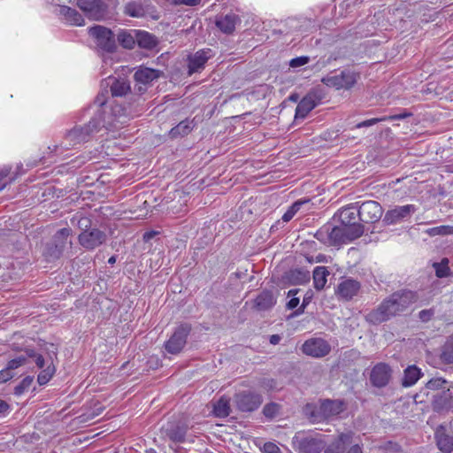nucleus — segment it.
Wrapping results in <instances>:
<instances>
[{
    "mask_svg": "<svg viewBox=\"0 0 453 453\" xmlns=\"http://www.w3.org/2000/svg\"><path fill=\"white\" fill-rule=\"evenodd\" d=\"M315 262H317V263L326 262V257L323 254H319L315 258Z\"/></svg>",
    "mask_w": 453,
    "mask_h": 453,
    "instance_id": "774afa93",
    "label": "nucleus"
},
{
    "mask_svg": "<svg viewBox=\"0 0 453 453\" xmlns=\"http://www.w3.org/2000/svg\"><path fill=\"white\" fill-rule=\"evenodd\" d=\"M383 449L386 453H402L403 452L402 447L398 443L393 442V441L386 442L383 445Z\"/></svg>",
    "mask_w": 453,
    "mask_h": 453,
    "instance_id": "09e8293b",
    "label": "nucleus"
},
{
    "mask_svg": "<svg viewBox=\"0 0 453 453\" xmlns=\"http://www.w3.org/2000/svg\"><path fill=\"white\" fill-rule=\"evenodd\" d=\"M239 22L240 19L236 14L229 13L217 16L215 25L224 34H232Z\"/></svg>",
    "mask_w": 453,
    "mask_h": 453,
    "instance_id": "b1692460",
    "label": "nucleus"
},
{
    "mask_svg": "<svg viewBox=\"0 0 453 453\" xmlns=\"http://www.w3.org/2000/svg\"><path fill=\"white\" fill-rule=\"evenodd\" d=\"M433 410L436 412H447L453 407V396L449 389L437 393L433 396Z\"/></svg>",
    "mask_w": 453,
    "mask_h": 453,
    "instance_id": "4be33fe9",
    "label": "nucleus"
},
{
    "mask_svg": "<svg viewBox=\"0 0 453 453\" xmlns=\"http://www.w3.org/2000/svg\"><path fill=\"white\" fill-rule=\"evenodd\" d=\"M281 337L279 334H273L270 336V343L276 345L280 342Z\"/></svg>",
    "mask_w": 453,
    "mask_h": 453,
    "instance_id": "0e129e2a",
    "label": "nucleus"
},
{
    "mask_svg": "<svg viewBox=\"0 0 453 453\" xmlns=\"http://www.w3.org/2000/svg\"><path fill=\"white\" fill-rule=\"evenodd\" d=\"M277 291L269 289L263 290L253 300L252 308L258 312L273 309L277 303Z\"/></svg>",
    "mask_w": 453,
    "mask_h": 453,
    "instance_id": "a211bd4d",
    "label": "nucleus"
},
{
    "mask_svg": "<svg viewBox=\"0 0 453 453\" xmlns=\"http://www.w3.org/2000/svg\"><path fill=\"white\" fill-rule=\"evenodd\" d=\"M319 406L322 421L328 420L345 410L342 400L324 399L320 401Z\"/></svg>",
    "mask_w": 453,
    "mask_h": 453,
    "instance_id": "6ab92c4d",
    "label": "nucleus"
},
{
    "mask_svg": "<svg viewBox=\"0 0 453 453\" xmlns=\"http://www.w3.org/2000/svg\"><path fill=\"white\" fill-rule=\"evenodd\" d=\"M175 3L187 6H196L200 4V0H175Z\"/></svg>",
    "mask_w": 453,
    "mask_h": 453,
    "instance_id": "4d7b16f0",
    "label": "nucleus"
},
{
    "mask_svg": "<svg viewBox=\"0 0 453 453\" xmlns=\"http://www.w3.org/2000/svg\"><path fill=\"white\" fill-rule=\"evenodd\" d=\"M434 315V309L422 310L418 313V318L422 322H428Z\"/></svg>",
    "mask_w": 453,
    "mask_h": 453,
    "instance_id": "3c124183",
    "label": "nucleus"
},
{
    "mask_svg": "<svg viewBox=\"0 0 453 453\" xmlns=\"http://www.w3.org/2000/svg\"><path fill=\"white\" fill-rule=\"evenodd\" d=\"M323 437L313 431H298L292 438V447L298 453H320L326 446Z\"/></svg>",
    "mask_w": 453,
    "mask_h": 453,
    "instance_id": "20e7f679",
    "label": "nucleus"
},
{
    "mask_svg": "<svg viewBox=\"0 0 453 453\" xmlns=\"http://www.w3.org/2000/svg\"><path fill=\"white\" fill-rule=\"evenodd\" d=\"M420 376V370L415 365H410L404 370L402 385L403 387H411L418 380Z\"/></svg>",
    "mask_w": 453,
    "mask_h": 453,
    "instance_id": "473e14b6",
    "label": "nucleus"
},
{
    "mask_svg": "<svg viewBox=\"0 0 453 453\" xmlns=\"http://www.w3.org/2000/svg\"><path fill=\"white\" fill-rule=\"evenodd\" d=\"M440 359L444 364H453V337L448 338V340L442 345Z\"/></svg>",
    "mask_w": 453,
    "mask_h": 453,
    "instance_id": "f704fd0d",
    "label": "nucleus"
},
{
    "mask_svg": "<svg viewBox=\"0 0 453 453\" xmlns=\"http://www.w3.org/2000/svg\"><path fill=\"white\" fill-rule=\"evenodd\" d=\"M307 303H308V300L306 298H304L303 301V304L301 305V307L298 310H296V311H295L294 314L299 315V314L303 313Z\"/></svg>",
    "mask_w": 453,
    "mask_h": 453,
    "instance_id": "69168bd1",
    "label": "nucleus"
},
{
    "mask_svg": "<svg viewBox=\"0 0 453 453\" xmlns=\"http://www.w3.org/2000/svg\"><path fill=\"white\" fill-rule=\"evenodd\" d=\"M235 279H238L241 280L242 283H245L247 280H253L254 276H250L247 273V270L245 271H238L234 273Z\"/></svg>",
    "mask_w": 453,
    "mask_h": 453,
    "instance_id": "864d4df0",
    "label": "nucleus"
},
{
    "mask_svg": "<svg viewBox=\"0 0 453 453\" xmlns=\"http://www.w3.org/2000/svg\"><path fill=\"white\" fill-rule=\"evenodd\" d=\"M160 75V71L145 66H140L134 74L135 82L139 85H148L157 80Z\"/></svg>",
    "mask_w": 453,
    "mask_h": 453,
    "instance_id": "393cba45",
    "label": "nucleus"
},
{
    "mask_svg": "<svg viewBox=\"0 0 453 453\" xmlns=\"http://www.w3.org/2000/svg\"><path fill=\"white\" fill-rule=\"evenodd\" d=\"M299 303V298L297 297H292L288 303H287V308L289 310L295 309L297 307Z\"/></svg>",
    "mask_w": 453,
    "mask_h": 453,
    "instance_id": "bf43d9fd",
    "label": "nucleus"
},
{
    "mask_svg": "<svg viewBox=\"0 0 453 453\" xmlns=\"http://www.w3.org/2000/svg\"><path fill=\"white\" fill-rule=\"evenodd\" d=\"M158 234V232L157 231H148V232H145L142 235V239L145 242H150L151 239H153L157 234Z\"/></svg>",
    "mask_w": 453,
    "mask_h": 453,
    "instance_id": "13d9d810",
    "label": "nucleus"
},
{
    "mask_svg": "<svg viewBox=\"0 0 453 453\" xmlns=\"http://www.w3.org/2000/svg\"><path fill=\"white\" fill-rule=\"evenodd\" d=\"M35 362L36 364V365L39 367V368H42L43 365H44V358L42 355H37L35 357Z\"/></svg>",
    "mask_w": 453,
    "mask_h": 453,
    "instance_id": "e2e57ef3",
    "label": "nucleus"
},
{
    "mask_svg": "<svg viewBox=\"0 0 453 453\" xmlns=\"http://www.w3.org/2000/svg\"><path fill=\"white\" fill-rule=\"evenodd\" d=\"M303 413L311 423H319L322 421L320 406L317 407L312 403H307L303 408Z\"/></svg>",
    "mask_w": 453,
    "mask_h": 453,
    "instance_id": "e433bc0d",
    "label": "nucleus"
},
{
    "mask_svg": "<svg viewBox=\"0 0 453 453\" xmlns=\"http://www.w3.org/2000/svg\"><path fill=\"white\" fill-rule=\"evenodd\" d=\"M411 115L412 114L411 112H408L407 111H404L403 112L399 113V114L391 115V116H385V117H382V118H373V119H370L359 122V123H357L356 125V127L357 128H361V127H371V126H372L374 124H377V123L382 122V121H386V120L403 119H405L407 117H410Z\"/></svg>",
    "mask_w": 453,
    "mask_h": 453,
    "instance_id": "cd10ccee",
    "label": "nucleus"
},
{
    "mask_svg": "<svg viewBox=\"0 0 453 453\" xmlns=\"http://www.w3.org/2000/svg\"><path fill=\"white\" fill-rule=\"evenodd\" d=\"M34 381L33 376L25 377L22 381L14 388V394L16 395H21L24 392H26L32 385Z\"/></svg>",
    "mask_w": 453,
    "mask_h": 453,
    "instance_id": "c03bdc74",
    "label": "nucleus"
},
{
    "mask_svg": "<svg viewBox=\"0 0 453 453\" xmlns=\"http://www.w3.org/2000/svg\"><path fill=\"white\" fill-rule=\"evenodd\" d=\"M359 219L364 223H375L382 216V207L376 201H366L357 206Z\"/></svg>",
    "mask_w": 453,
    "mask_h": 453,
    "instance_id": "f8f14e48",
    "label": "nucleus"
},
{
    "mask_svg": "<svg viewBox=\"0 0 453 453\" xmlns=\"http://www.w3.org/2000/svg\"><path fill=\"white\" fill-rule=\"evenodd\" d=\"M302 351L313 357H323L331 351L330 344L321 338H311L304 342Z\"/></svg>",
    "mask_w": 453,
    "mask_h": 453,
    "instance_id": "4468645a",
    "label": "nucleus"
},
{
    "mask_svg": "<svg viewBox=\"0 0 453 453\" xmlns=\"http://www.w3.org/2000/svg\"><path fill=\"white\" fill-rule=\"evenodd\" d=\"M322 82L335 89H349L357 82V75L354 72L344 70L340 73L329 74L322 78Z\"/></svg>",
    "mask_w": 453,
    "mask_h": 453,
    "instance_id": "1a4fd4ad",
    "label": "nucleus"
},
{
    "mask_svg": "<svg viewBox=\"0 0 453 453\" xmlns=\"http://www.w3.org/2000/svg\"><path fill=\"white\" fill-rule=\"evenodd\" d=\"M233 401L239 411L253 412L263 403V396L257 392L246 389L235 393Z\"/></svg>",
    "mask_w": 453,
    "mask_h": 453,
    "instance_id": "423d86ee",
    "label": "nucleus"
},
{
    "mask_svg": "<svg viewBox=\"0 0 453 453\" xmlns=\"http://www.w3.org/2000/svg\"><path fill=\"white\" fill-rule=\"evenodd\" d=\"M195 124L193 120L185 119L180 121L177 126L173 127L169 134L172 138L183 137L188 135L194 128Z\"/></svg>",
    "mask_w": 453,
    "mask_h": 453,
    "instance_id": "c756f323",
    "label": "nucleus"
},
{
    "mask_svg": "<svg viewBox=\"0 0 453 453\" xmlns=\"http://www.w3.org/2000/svg\"><path fill=\"white\" fill-rule=\"evenodd\" d=\"M310 61V58L307 57V56H301V57H297V58H295L293 59L290 60L289 62V65L292 67V68H296V67H300V66H303L306 64H308Z\"/></svg>",
    "mask_w": 453,
    "mask_h": 453,
    "instance_id": "8fccbe9b",
    "label": "nucleus"
},
{
    "mask_svg": "<svg viewBox=\"0 0 453 453\" xmlns=\"http://www.w3.org/2000/svg\"><path fill=\"white\" fill-rule=\"evenodd\" d=\"M391 377V367L388 364L380 362L372 368L369 380L373 387L380 388L389 383Z\"/></svg>",
    "mask_w": 453,
    "mask_h": 453,
    "instance_id": "ddd939ff",
    "label": "nucleus"
},
{
    "mask_svg": "<svg viewBox=\"0 0 453 453\" xmlns=\"http://www.w3.org/2000/svg\"><path fill=\"white\" fill-rule=\"evenodd\" d=\"M9 175V170L7 168L0 169V181L5 179Z\"/></svg>",
    "mask_w": 453,
    "mask_h": 453,
    "instance_id": "338daca9",
    "label": "nucleus"
},
{
    "mask_svg": "<svg viewBox=\"0 0 453 453\" xmlns=\"http://www.w3.org/2000/svg\"><path fill=\"white\" fill-rule=\"evenodd\" d=\"M426 389L431 390H446L449 389V382L442 378H433L426 385Z\"/></svg>",
    "mask_w": 453,
    "mask_h": 453,
    "instance_id": "a19ab883",
    "label": "nucleus"
},
{
    "mask_svg": "<svg viewBox=\"0 0 453 453\" xmlns=\"http://www.w3.org/2000/svg\"><path fill=\"white\" fill-rule=\"evenodd\" d=\"M418 296L408 289L396 291L384 299L381 303L366 315V320L373 325L388 321L403 313Z\"/></svg>",
    "mask_w": 453,
    "mask_h": 453,
    "instance_id": "f257e3e1",
    "label": "nucleus"
},
{
    "mask_svg": "<svg viewBox=\"0 0 453 453\" xmlns=\"http://www.w3.org/2000/svg\"><path fill=\"white\" fill-rule=\"evenodd\" d=\"M10 410V404L4 400L0 399V414L5 413Z\"/></svg>",
    "mask_w": 453,
    "mask_h": 453,
    "instance_id": "052dcab7",
    "label": "nucleus"
},
{
    "mask_svg": "<svg viewBox=\"0 0 453 453\" xmlns=\"http://www.w3.org/2000/svg\"><path fill=\"white\" fill-rule=\"evenodd\" d=\"M14 377V372H11L6 368L0 371V383L6 382Z\"/></svg>",
    "mask_w": 453,
    "mask_h": 453,
    "instance_id": "6e6d98bb",
    "label": "nucleus"
},
{
    "mask_svg": "<svg viewBox=\"0 0 453 453\" xmlns=\"http://www.w3.org/2000/svg\"><path fill=\"white\" fill-rule=\"evenodd\" d=\"M59 15L63 17L65 22L74 25V26H83L84 19L83 17L76 11L66 5H62L59 7Z\"/></svg>",
    "mask_w": 453,
    "mask_h": 453,
    "instance_id": "a878e982",
    "label": "nucleus"
},
{
    "mask_svg": "<svg viewBox=\"0 0 453 453\" xmlns=\"http://www.w3.org/2000/svg\"><path fill=\"white\" fill-rule=\"evenodd\" d=\"M130 91V84L125 79H115L111 84V92L113 96H122Z\"/></svg>",
    "mask_w": 453,
    "mask_h": 453,
    "instance_id": "72a5a7b5",
    "label": "nucleus"
},
{
    "mask_svg": "<svg viewBox=\"0 0 453 453\" xmlns=\"http://www.w3.org/2000/svg\"><path fill=\"white\" fill-rule=\"evenodd\" d=\"M315 238L328 247H337L360 237V229L357 226L346 228L342 225L326 224L315 234Z\"/></svg>",
    "mask_w": 453,
    "mask_h": 453,
    "instance_id": "f03ea898",
    "label": "nucleus"
},
{
    "mask_svg": "<svg viewBox=\"0 0 453 453\" xmlns=\"http://www.w3.org/2000/svg\"><path fill=\"white\" fill-rule=\"evenodd\" d=\"M211 52L210 49H203L190 56L188 58V73L192 74L203 69L205 63L211 58Z\"/></svg>",
    "mask_w": 453,
    "mask_h": 453,
    "instance_id": "5701e85b",
    "label": "nucleus"
},
{
    "mask_svg": "<svg viewBox=\"0 0 453 453\" xmlns=\"http://www.w3.org/2000/svg\"><path fill=\"white\" fill-rule=\"evenodd\" d=\"M136 43L140 48L146 50L154 49L157 41L154 35L146 31H138L136 33Z\"/></svg>",
    "mask_w": 453,
    "mask_h": 453,
    "instance_id": "c85d7f7f",
    "label": "nucleus"
},
{
    "mask_svg": "<svg viewBox=\"0 0 453 453\" xmlns=\"http://www.w3.org/2000/svg\"><path fill=\"white\" fill-rule=\"evenodd\" d=\"M434 440L438 449L443 453L453 451V418L449 424H441L434 432Z\"/></svg>",
    "mask_w": 453,
    "mask_h": 453,
    "instance_id": "9d476101",
    "label": "nucleus"
},
{
    "mask_svg": "<svg viewBox=\"0 0 453 453\" xmlns=\"http://www.w3.org/2000/svg\"><path fill=\"white\" fill-rule=\"evenodd\" d=\"M55 372L54 366H48L45 370L41 372L37 377V381L40 385L46 384Z\"/></svg>",
    "mask_w": 453,
    "mask_h": 453,
    "instance_id": "a18cd8bd",
    "label": "nucleus"
},
{
    "mask_svg": "<svg viewBox=\"0 0 453 453\" xmlns=\"http://www.w3.org/2000/svg\"><path fill=\"white\" fill-rule=\"evenodd\" d=\"M415 211L416 207L413 204L395 206L386 212L383 222L386 225H395L410 218Z\"/></svg>",
    "mask_w": 453,
    "mask_h": 453,
    "instance_id": "dca6fc26",
    "label": "nucleus"
},
{
    "mask_svg": "<svg viewBox=\"0 0 453 453\" xmlns=\"http://www.w3.org/2000/svg\"><path fill=\"white\" fill-rule=\"evenodd\" d=\"M280 410V404L271 402L264 406L262 412L266 418L273 419L279 414Z\"/></svg>",
    "mask_w": 453,
    "mask_h": 453,
    "instance_id": "79ce46f5",
    "label": "nucleus"
},
{
    "mask_svg": "<svg viewBox=\"0 0 453 453\" xmlns=\"http://www.w3.org/2000/svg\"><path fill=\"white\" fill-rule=\"evenodd\" d=\"M290 283H308L311 280L310 272L305 269H295L289 272Z\"/></svg>",
    "mask_w": 453,
    "mask_h": 453,
    "instance_id": "c9c22d12",
    "label": "nucleus"
},
{
    "mask_svg": "<svg viewBox=\"0 0 453 453\" xmlns=\"http://www.w3.org/2000/svg\"><path fill=\"white\" fill-rule=\"evenodd\" d=\"M263 453H280V448L273 442H265L263 446Z\"/></svg>",
    "mask_w": 453,
    "mask_h": 453,
    "instance_id": "603ef678",
    "label": "nucleus"
},
{
    "mask_svg": "<svg viewBox=\"0 0 453 453\" xmlns=\"http://www.w3.org/2000/svg\"><path fill=\"white\" fill-rule=\"evenodd\" d=\"M304 203V202L303 201H296L295 202L288 210L287 211L283 214L281 219L284 221V222H288L290 221L294 216L296 215V213L300 210L301 206Z\"/></svg>",
    "mask_w": 453,
    "mask_h": 453,
    "instance_id": "37998d69",
    "label": "nucleus"
},
{
    "mask_svg": "<svg viewBox=\"0 0 453 453\" xmlns=\"http://www.w3.org/2000/svg\"><path fill=\"white\" fill-rule=\"evenodd\" d=\"M106 238L104 232L97 228H92L82 231L78 236V241L85 250H93L105 242Z\"/></svg>",
    "mask_w": 453,
    "mask_h": 453,
    "instance_id": "9b49d317",
    "label": "nucleus"
},
{
    "mask_svg": "<svg viewBox=\"0 0 453 453\" xmlns=\"http://www.w3.org/2000/svg\"><path fill=\"white\" fill-rule=\"evenodd\" d=\"M359 213L357 209V203L350 204L345 208H342L339 211V222L340 225L346 228H352L357 226L360 229V236L364 233V226L358 222Z\"/></svg>",
    "mask_w": 453,
    "mask_h": 453,
    "instance_id": "2eb2a0df",
    "label": "nucleus"
},
{
    "mask_svg": "<svg viewBox=\"0 0 453 453\" xmlns=\"http://www.w3.org/2000/svg\"><path fill=\"white\" fill-rule=\"evenodd\" d=\"M330 272L326 266H316L312 273L313 283H326Z\"/></svg>",
    "mask_w": 453,
    "mask_h": 453,
    "instance_id": "4c0bfd02",
    "label": "nucleus"
},
{
    "mask_svg": "<svg viewBox=\"0 0 453 453\" xmlns=\"http://www.w3.org/2000/svg\"><path fill=\"white\" fill-rule=\"evenodd\" d=\"M89 35L96 41L97 47L105 52H112L116 42L112 32L103 26H95L89 28Z\"/></svg>",
    "mask_w": 453,
    "mask_h": 453,
    "instance_id": "6e6552de",
    "label": "nucleus"
},
{
    "mask_svg": "<svg viewBox=\"0 0 453 453\" xmlns=\"http://www.w3.org/2000/svg\"><path fill=\"white\" fill-rule=\"evenodd\" d=\"M27 358L24 357H19L17 358L10 360L6 365V369L11 372H13V370L19 368V366L26 364Z\"/></svg>",
    "mask_w": 453,
    "mask_h": 453,
    "instance_id": "de8ad7c7",
    "label": "nucleus"
},
{
    "mask_svg": "<svg viewBox=\"0 0 453 453\" xmlns=\"http://www.w3.org/2000/svg\"><path fill=\"white\" fill-rule=\"evenodd\" d=\"M354 434L350 431L341 433L324 449V453H344L349 445L353 442Z\"/></svg>",
    "mask_w": 453,
    "mask_h": 453,
    "instance_id": "aec40b11",
    "label": "nucleus"
},
{
    "mask_svg": "<svg viewBox=\"0 0 453 453\" xmlns=\"http://www.w3.org/2000/svg\"><path fill=\"white\" fill-rule=\"evenodd\" d=\"M77 5L93 19L104 18L106 12V6L102 0H77Z\"/></svg>",
    "mask_w": 453,
    "mask_h": 453,
    "instance_id": "f3484780",
    "label": "nucleus"
},
{
    "mask_svg": "<svg viewBox=\"0 0 453 453\" xmlns=\"http://www.w3.org/2000/svg\"><path fill=\"white\" fill-rule=\"evenodd\" d=\"M434 267L435 269V273L439 278L447 276L449 271L447 258L443 259L441 263H434Z\"/></svg>",
    "mask_w": 453,
    "mask_h": 453,
    "instance_id": "49530a36",
    "label": "nucleus"
},
{
    "mask_svg": "<svg viewBox=\"0 0 453 453\" xmlns=\"http://www.w3.org/2000/svg\"><path fill=\"white\" fill-rule=\"evenodd\" d=\"M319 96L315 92L308 93L296 108V118L304 119L319 103Z\"/></svg>",
    "mask_w": 453,
    "mask_h": 453,
    "instance_id": "412c9836",
    "label": "nucleus"
},
{
    "mask_svg": "<svg viewBox=\"0 0 453 453\" xmlns=\"http://www.w3.org/2000/svg\"><path fill=\"white\" fill-rule=\"evenodd\" d=\"M260 386L265 390H273L276 388V381L273 379H264L260 382Z\"/></svg>",
    "mask_w": 453,
    "mask_h": 453,
    "instance_id": "5fc2aeb1",
    "label": "nucleus"
},
{
    "mask_svg": "<svg viewBox=\"0 0 453 453\" xmlns=\"http://www.w3.org/2000/svg\"><path fill=\"white\" fill-rule=\"evenodd\" d=\"M118 41L124 48L131 50L136 43V36L134 37L131 34L123 31L119 34Z\"/></svg>",
    "mask_w": 453,
    "mask_h": 453,
    "instance_id": "ea45409f",
    "label": "nucleus"
},
{
    "mask_svg": "<svg viewBox=\"0 0 453 453\" xmlns=\"http://www.w3.org/2000/svg\"><path fill=\"white\" fill-rule=\"evenodd\" d=\"M71 234L70 227L61 228L56 232L50 242L44 244L42 254L46 262L58 260L65 250L72 249L73 242L69 240Z\"/></svg>",
    "mask_w": 453,
    "mask_h": 453,
    "instance_id": "7ed1b4c3",
    "label": "nucleus"
},
{
    "mask_svg": "<svg viewBox=\"0 0 453 453\" xmlns=\"http://www.w3.org/2000/svg\"><path fill=\"white\" fill-rule=\"evenodd\" d=\"M359 285H337L334 289L335 295L339 299L349 301L357 295Z\"/></svg>",
    "mask_w": 453,
    "mask_h": 453,
    "instance_id": "2f4dec72",
    "label": "nucleus"
},
{
    "mask_svg": "<svg viewBox=\"0 0 453 453\" xmlns=\"http://www.w3.org/2000/svg\"><path fill=\"white\" fill-rule=\"evenodd\" d=\"M425 233L429 236L451 235L453 234V226H438L426 229Z\"/></svg>",
    "mask_w": 453,
    "mask_h": 453,
    "instance_id": "58836bf2",
    "label": "nucleus"
},
{
    "mask_svg": "<svg viewBox=\"0 0 453 453\" xmlns=\"http://www.w3.org/2000/svg\"><path fill=\"white\" fill-rule=\"evenodd\" d=\"M187 430L183 426L172 423L165 428V434L170 440L175 442H182L185 440Z\"/></svg>",
    "mask_w": 453,
    "mask_h": 453,
    "instance_id": "bb28decb",
    "label": "nucleus"
},
{
    "mask_svg": "<svg viewBox=\"0 0 453 453\" xmlns=\"http://www.w3.org/2000/svg\"><path fill=\"white\" fill-rule=\"evenodd\" d=\"M347 453H363V451L358 444H354L349 448Z\"/></svg>",
    "mask_w": 453,
    "mask_h": 453,
    "instance_id": "680f3d73",
    "label": "nucleus"
},
{
    "mask_svg": "<svg viewBox=\"0 0 453 453\" xmlns=\"http://www.w3.org/2000/svg\"><path fill=\"white\" fill-rule=\"evenodd\" d=\"M230 411V398L227 396L223 395L213 403V413L218 418H226Z\"/></svg>",
    "mask_w": 453,
    "mask_h": 453,
    "instance_id": "7c9ffc66",
    "label": "nucleus"
},
{
    "mask_svg": "<svg viewBox=\"0 0 453 453\" xmlns=\"http://www.w3.org/2000/svg\"><path fill=\"white\" fill-rule=\"evenodd\" d=\"M101 126V117L93 118L88 125L84 127H75L70 130L65 136L64 141L60 144V149L69 150L75 146L86 142L89 140L91 134L99 130Z\"/></svg>",
    "mask_w": 453,
    "mask_h": 453,
    "instance_id": "39448f33",
    "label": "nucleus"
},
{
    "mask_svg": "<svg viewBox=\"0 0 453 453\" xmlns=\"http://www.w3.org/2000/svg\"><path fill=\"white\" fill-rule=\"evenodd\" d=\"M191 330L192 326L190 324L181 323L176 327L169 340L165 342V349L172 355L180 353L187 343Z\"/></svg>",
    "mask_w": 453,
    "mask_h": 453,
    "instance_id": "0eeeda50",
    "label": "nucleus"
}]
</instances>
